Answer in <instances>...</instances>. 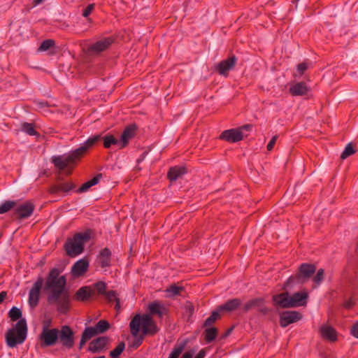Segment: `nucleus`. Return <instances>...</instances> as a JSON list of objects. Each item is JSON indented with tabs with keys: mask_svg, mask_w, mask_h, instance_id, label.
Returning <instances> with one entry per match:
<instances>
[{
	"mask_svg": "<svg viewBox=\"0 0 358 358\" xmlns=\"http://www.w3.org/2000/svg\"><path fill=\"white\" fill-rule=\"evenodd\" d=\"M302 315L296 310H287L280 315V324L282 327H286L289 324L301 320Z\"/></svg>",
	"mask_w": 358,
	"mask_h": 358,
	"instance_id": "nucleus-13",
	"label": "nucleus"
},
{
	"mask_svg": "<svg viewBox=\"0 0 358 358\" xmlns=\"http://www.w3.org/2000/svg\"><path fill=\"white\" fill-rule=\"evenodd\" d=\"M74 187L75 186L71 182H61L51 187L50 192L51 194H58L60 192H68Z\"/></svg>",
	"mask_w": 358,
	"mask_h": 358,
	"instance_id": "nucleus-25",
	"label": "nucleus"
},
{
	"mask_svg": "<svg viewBox=\"0 0 358 358\" xmlns=\"http://www.w3.org/2000/svg\"><path fill=\"white\" fill-rule=\"evenodd\" d=\"M251 129V124H245L238 128L227 129L221 134L220 138L230 143L238 142L243 138V131H250Z\"/></svg>",
	"mask_w": 358,
	"mask_h": 358,
	"instance_id": "nucleus-8",
	"label": "nucleus"
},
{
	"mask_svg": "<svg viewBox=\"0 0 358 358\" xmlns=\"http://www.w3.org/2000/svg\"><path fill=\"white\" fill-rule=\"evenodd\" d=\"M96 335H97V333L94 327H87L85 328L81 336L85 338V341H89Z\"/></svg>",
	"mask_w": 358,
	"mask_h": 358,
	"instance_id": "nucleus-34",
	"label": "nucleus"
},
{
	"mask_svg": "<svg viewBox=\"0 0 358 358\" xmlns=\"http://www.w3.org/2000/svg\"><path fill=\"white\" fill-rule=\"evenodd\" d=\"M143 336H140V337L134 342L133 346L135 348H138L143 342Z\"/></svg>",
	"mask_w": 358,
	"mask_h": 358,
	"instance_id": "nucleus-49",
	"label": "nucleus"
},
{
	"mask_svg": "<svg viewBox=\"0 0 358 358\" xmlns=\"http://www.w3.org/2000/svg\"><path fill=\"white\" fill-rule=\"evenodd\" d=\"M42 348L55 345L59 339V329L56 328L48 329L44 327L39 337Z\"/></svg>",
	"mask_w": 358,
	"mask_h": 358,
	"instance_id": "nucleus-9",
	"label": "nucleus"
},
{
	"mask_svg": "<svg viewBox=\"0 0 358 358\" xmlns=\"http://www.w3.org/2000/svg\"><path fill=\"white\" fill-rule=\"evenodd\" d=\"M355 152V149L352 147V143H348L346 147L345 148L344 150L341 155V158L342 159H345L349 156L352 155Z\"/></svg>",
	"mask_w": 358,
	"mask_h": 358,
	"instance_id": "nucleus-41",
	"label": "nucleus"
},
{
	"mask_svg": "<svg viewBox=\"0 0 358 358\" xmlns=\"http://www.w3.org/2000/svg\"><path fill=\"white\" fill-rule=\"evenodd\" d=\"M206 355V351L204 349L201 350L194 358H204Z\"/></svg>",
	"mask_w": 358,
	"mask_h": 358,
	"instance_id": "nucleus-50",
	"label": "nucleus"
},
{
	"mask_svg": "<svg viewBox=\"0 0 358 358\" xmlns=\"http://www.w3.org/2000/svg\"><path fill=\"white\" fill-rule=\"evenodd\" d=\"M185 343L177 344L169 355V358H178L185 348Z\"/></svg>",
	"mask_w": 358,
	"mask_h": 358,
	"instance_id": "nucleus-37",
	"label": "nucleus"
},
{
	"mask_svg": "<svg viewBox=\"0 0 358 358\" xmlns=\"http://www.w3.org/2000/svg\"><path fill=\"white\" fill-rule=\"evenodd\" d=\"M289 91L292 96H303L308 93L309 87L304 82H299L291 85Z\"/></svg>",
	"mask_w": 358,
	"mask_h": 358,
	"instance_id": "nucleus-21",
	"label": "nucleus"
},
{
	"mask_svg": "<svg viewBox=\"0 0 358 358\" xmlns=\"http://www.w3.org/2000/svg\"><path fill=\"white\" fill-rule=\"evenodd\" d=\"M21 131L29 136H38L39 134L36 131L34 126L31 123L23 122L21 124Z\"/></svg>",
	"mask_w": 358,
	"mask_h": 358,
	"instance_id": "nucleus-30",
	"label": "nucleus"
},
{
	"mask_svg": "<svg viewBox=\"0 0 358 358\" xmlns=\"http://www.w3.org/2000/svg\"><path fill=\"white\" fill-rule=\"evenodd\" d=\"M22 313L20 309L14 306L8 312V317L12 321H17L15 327L8 330L6 334V344L10 348L22 344L26 339L27 325L26 320L22 318Z\"/></svg>",
	"mask_w": 358,
	"mask_h": 358,
	"instance_id": "nucleus-2",
	"label": "nucleus"
},
{
	"mask_svg": "<svg viewBox=\"0 0 358 358\" xmlns=\"http://www.w3.org/2000/svg\"><path fill=\"white\" fill-rule=\"evenodd\" d=\"M109 343V338L107 336H100L92 341L88 347V351L92 353L101 352Z\"/></svg>",
	"mask_w": 358,
	"mask_h": 358,
	"instance_id": "nucleus-17",
	"label": "nucleus"
},
{
	"mask_svg": "<svg viewBox=\"0 0 358 358\" xmlns=\"http://www.w3.org/2000/svg\"><path fill=\"white\" fill-rule=\"evenodd\" d=\"M94 7H95V4L94 3H90L83 10V15L85 17H88L91 13L92 12V10L94 9Z\"/></svg>",
	"mask_w": 358,
	"mask_h": 358,
	"instance_id": "nucleus-44",
	"label": "nucleus"
},
{
	"mask_svg": "<svg viewBox=\"0 0 358 358\" xmlns=\"http://www.w3.org/2000/svg\"><path fill=\"white\" fill-rule=\"evenodd\" d=\"M102 178L101 174H97L92 179L90 180L89 181H87L86 182L83 183L79 189L77 190V192L78 193H83L87 192L91 187L96 185L100 179Z\"/></svg>",
	"mask_w": 358,
	"mask_h": 358,
	"instance_id": "nucleus-28",
	"label": "nucleus"
},
{
	"mask_svg": "<svg viewBox=\"0 0 358 358\" xmlns=\"http://www.w3.org/2000/svg\"><path fill=\"white\" fill-rule=\"evenodd\" d=\"M90 239L87 233L76 234L73 238L67 240L64 248L67 255L70 257H76L83 252L84 245Z\"/></svg>",
	"mask_w": 358,
	"mask_h": 358,
	"instance_id": "nucleus-6",
	"label": "nucleus"
},
{
	"mask_svg": "<svg viewBox=\"0 0 358 358\" xmlns=\"http://www.w3.org/2000/svg\"><path fill=\"white\" fill-rule=\"evenodd\" d=\"M148 309L150 315H157L159 317H162L165 311L164 306L157 301L150 303Z\"/></svg>",
	"mask_w": 358,
	"mask_h": 358,
	"instance_id": "nucleus-24",
	"label": "nucleus"
},
{
	"mask_svg": "<svg viewBox=\"0 0 358 358\" xmlns=\"http://www.w3.org/2000/svg\"><path fill=\"white\" fill-rule=\"evenodd\" d=\"M237 59L232 55L228 59L221 61L216 66L215 70L222 76H227L229 71L236 65Z\"/></svg>",
	"mask_w": 358,
	"mask_h": 358,
	"instance_id": "nucleus-15",
	"label": "nucleus"
},
{
	"mask_svg": "<svg viewBox=\"0 0 358 358\" xmlns=\"http://www.w3.org/2000/svg\"><path fill=\"white\" fill-rule=\"evenodd\" d=\"M355 303L353 299H350L344 303V307L346 308H350Z\"/></svg>",
	"mask_w": 358,
	"mask_h": 358,
	"instance_id": "nucleus-48",
	"label": "nucleus"
},
{
	"mask_svg": "<svg viewBox=\"0 0 358 358\" xmlns=\"http://www.w3.org/2000/svg\"><path fill=\"white\" fill-rule=\"evenodd\" d=\"M252 308H257V310L263 315H266L271 311V309L264 305V301L262 298L252 299L247 302L243 306V310L245 312H248Z\"/></svg>",
	"mask_w": 358,
	"mask_h": 358,
	"instance_id": "nucleus-14",
	"label": "nucleus"
},
{
	"mask_svg": "<svg viewBox=\"0 0 358 358\" xmlns=\"http://www.w3.org/2000/svg\"><path fill=\"white\" fill-rule=\"evenodd\" d=\"M146 152H143L141 156L137 159V162L138 163H140L143 160H144L145 157V155H146Z\"/></svg>",
	"mask_w": 358,
	"mask_h": 358,
	"instance_id": "nucleus-54",
	"label": "nucleus"
},
{
	"mask_svg": "<svg viewBox=\"0 0 358 358\" xmlns=\"http://www.w3.org/2000/svg\"><path fill=\"white\" fill-rule=\"evenodd\" d=\"M278 138V135H275L273 136V138L271 139V141L268 142V143L266 146L267 150L271 151L273 150Z\"/></svg>",
	"mask_w": 358,
	"mask_h": 358,
	"instance_id": "nucleus-45",
	"label": "nucleus"
},
{
	"mask_svg": "<svg viewBox=\"0 0 358 358\" xmlns=\"http://www.w3.org/2000/svg\"><path fill=\"white\" fill-rule=\"evenodd\" d=\"M35 206L32 202L27 201L23 203L15 206L14 214L19 220H24L29 217L34 213Z\"/></svg>",
	"mask_w": 358,
	"mask_h": 358,
	"instance_id": "nucleus-12",
	"label": "nucleus"
},
{
	"mask_svg": "<svg viewBox=\"0 0 358 358\" xmlns=\"http://www.w3.org/2000/svg\"><path fill=\"white\" fill-rule=\"evenodd\" d=\"M6 296H7L6 292L3 291L0 293V303L4 301Z\"/></svg>",
	"mask_w": 358,
	"mask_h": 358,
	"instance_id": "nucleus-51",
	"label": "nucleus"
},
{
	"mask_svg": "<svg viewBox=\"0 0 358 358\" xmlns=\"http://www.w3.org/2000/svg\"><path fill=\"white\" fill-rule=\"evenodd\" d=\"M217 329L215 327L207 328L203 332L206 343H210L213 341L217 336Z\"/></svg>",
	"mask_w": 358,
	"mask_h": 358,
	"instance_id": "nucleus-29",
	"label": "nucleus"
},
{
	"mask_svg": "<svg viewBox=\"0 0 358 358\" xmlns=\"http://www.w3.org/2000/svg\"><path fill=\"white\" fill-rule=\"evenodd\" d=\"M351 333L355 338H358V322L353 325Z\"/></svg>",
	"mask_w": 358,
	"mask_h": 358,
	"instance_id": "nucleus-47",
	"label": "nucleus"
},
{
	"mask_svg": "<svg viewBox=\"0 0 358 358\" xmlns=\"http://www.w3.org/2000/svg\"><path fill=\"white\" fill-rule=\"evenodd\" d=\"M321 336L326 340L334 342L337 339V334L336 330L331 326L323 324L320 328Z\"/></svg>",
	"mask_w": 358,
	"mask_h": 358,
	"instance_id": "nucleus-20",
	"label": "nucleus"
},
{
	"mask_svg": "<svg viewBox=\"0 0 358 358\" xmlns=\"http://www.w3.org/2000/svg\"><path fill=\"white\" fill-rule=\"evenodd\" d=\"M43 285V279L40 277L34 283L32 287L29 290L28 303L31 308H35L39 302L40 292Z\"/></svg>",
	"mask_w": 358,
	"mask_h": 358,
	"instance_id": "nucleus-11",
	"label": "nucleus"
},
{
	"mask_svg": "<svg viewBox=\"0 0 358 358\" xmlns=\"http://www.w3.org/2000/svg\"><path fill=\"white\" fill-rule=\"evenodd\" d=\"M111 252L106 248L103 249L99 255V264L102 268L108 267L110 265Z\"/></svg>",
	"mask_w": 358,
	"mask_h": 358,
	"instance_id": "nucleus-26",
	"label": "nucleus"
},
{
	"mask_svg": "<svg viewBox=\"0 0 358 358\" xmlns=\"http://www.w3.org/2000/svg\"><path fill=\"white\" fill-rule=\"evenodd\" d=\"M60 271L57 268L50 270L45 284V289L50 290L48 296V302L57 306V310L66 315L71 308L70 294L66 289V279L64 275L59 276Z\"/></svg>",
	"mask_w": 358,
	"mask_h": 358,
	"instance_id": "nucleus-1",
	"label": "nucleus"
},
{
	"mask_svg": "<svg viewBox=\"0 0 358 358\" xmlns=\"http://www.w3.org/2000/svg\"><path fill=\"white\" fill-rule=\"evenodd\" d=\"M55 45V42L54 40L46 39L41 43V45L38 48V50L39 51H46V50H49L50 48L54 47Z\"/></svg>",
	"mask_w": 358,
	"mask_h": 358,
	"instance_id": "nucleus-40",
	"label": "nucleus"
},
{
	"mask_svg": "<svg viewBox=\"0 0 358 358\" xmlns=\"http://www.w3.org/2000/svg\"><path fill=\"white\" fill-rule=\"evenodd\" d=\"M241 304V301L239 299H232L218 306L217 308L220 312H231L236 310Z\"/></svg>",
	"mask_w": 358,
	"mask_h": 358,
	"instance_id": "nucleus-22",
	"label": "nucleus"
},
{
	"mask_svg": "<svg viewBox=\"0 0 358 358\" xmlns=\"http://www.w3.org/2000/svg\"><path fill=\"white\" fill-rule=\"evenodd\" d=\"M324 271L323 268H320L316 275L313 278V282L315 284V286L320 285L322 280H324Z\"/></svg>",
	"mask_w": 358,
	"mask_h": 358,
	"instance_id": "nucleus-42",
	"label": "nucleus"
},
{
	"mask_svg": "<svg viewBox=\"0 0 358 358\" xmlns=\"http://www.w3.org/2000/svg\"><path fill=\"white\" fill-rule=\"evenodd\" d=\"M186 173V169L183 166H174L169 169L168 178L171 181H176Z\"/></svg>",
	"mask_w": 358,
	"mask_h": 358,
	"instance_id": "nucleus-23",
	"label": "nucleus"
},
{
	"mask_svg": "<svg viewBox=\"0 0 358 358\" xmlns=\"http://www.w3.org/2000/svg\"><path fill=\"white\" fill-rule=\"evenodd\" d=\"M220 311L218 308L212 312L211 315L205 320L203 326L206 327H211L215 321L220 317Z\"/></svg>",
	"mask_w": 358,
	"mask_h": 358,
	"instance_id": "nucleus-32",
	"label": "nucleus"
},
{
	"mask_svg": "<svg viewBox=\"0 0 358 358\" xmlns=\"http://www.w3.org/2000/svg\"><path fill=\"white\" fill-rule=\"evenodd\" d=\"M91 289L87 287H80L75 294L73 299L76 301H85L90 298Z\"/></svg>",
	"mask_w": 358,
	"mask_h": 358,
	"instance_id": "nucleus-27",
	"label": "nucleus"
},
{
	"mask_svg": "<svg viewBox=\"0 0 358 358\" xmlns=\"http://www.w3.org/2000/svg\"><path fill=\"white\" fill-rule=\"evenodd\" d=\"M308 294L307 292H298L293 294L282 292L273 296V301L275 306L282 308L304 306L307 304Z\"/></svg>",
	"mask_w": 358,
	"mask_h": 358,
	"instance_id": "nucleus-5",
	"label": "nucleus"
},
{
	"mask_svg": "<svg viewBox=\"0 0 358 358\" xmlns=\"http://www.w3.org/2000/svg\"><path fill=\"white\" fill-rule=\"evenodd\" d=\"M131 334L133 336H137L141 328L143 336H153L156 334L159 329L153 321L150 315H136L129 323Z\"/></svg>",
	"mask_w": 358,
	"mask_h": 358,
	"instance_id": "nucleus-4",
	"label": "nucleus"
},
{
	"mask_svg": "<svg viewBox=\"0 0 358 358\" xmlns=\"http://www.w3.org/2000/svg\"><path fill=\"white\" fill-rule=\"evenodd\" d=\"M124 348H125L124 343L120 342L114 350L110 351V355L113 358H119V356L124 351Z\"/></svg>",
	"mask_w": 358,
	"mask_h": 358,
	"instance_id": "nucleus-38",
	"label": "nucleus"
},
{
	"mask_svg": "<svg viewBox=\"0 0 358 358\" xmlns=\"http://www.w3.org/2000/svg\"><path fill=\"white\" fill-rule=\"evenodd\" d=\"M184 289L181 286L172 285L166 289V292L169 294V296H176L180 294V292Z\"/></svg>",
	"mask_w": 358,
	"mask_h": 358,
	"instance_id": "nucleus-35",
	"label": "nucleus"
},
{
	"mask_svg": "<svg viewBox=\"0 0 358 358\" xmlns=\"http://www.w3.org/2000/svg\"><path fill=\"white\" fill-rule=\"evenodd\" d=\"M113 38L110 36L102 38L92 44L88 48V52L92 55L99 54L106 50L113 43Z\"/></svg>",
	"mask_w": 358,
	"mask_h": 358,
	"instance_id": "nucleus-16",
	"label": "nucleus"
},
{
	"mask_svg": "<svg viewBox=\"0 0 358 358\" xmlns=\"http://www.w3.org/2000/svg\"><path fill=\"white\" fill-rule=\"evenodd\" d=\"M192 356H193L192 353H191L189 352H187L183 354L182 358H192Z\"/></svg>",
	"mask_w": 358,
	"mask_h": 358,
	"instance_id": "nucleus-53",
	"label": "nucleus"
},
{
	"mask_svg": "<svg viewBox=\"0 0 358 358\" xmlns=\"http://www.w3.org/2000/svg\"><path fill=\"white\" fill-rule=\"evenodd\" d=\"M41 106H44L45 104L44 103H41Z\"/></svg>",
	"mask_w": 358,
	"mask_h": 358,
	"instance_id": "nucleus-57",
	"label": "nucleus"
},
{
	"mask_svg": "<svg viewBox=\"0 0 358 358\" xmlns=\"http://www.w3.org/2000/svg\"><path fill=\"white\" fill-rule=\"evenodd\" d=\"M16 202L14 201H6L0 205V214H3L8 212L10 210L15 207Z\"/></svg>",
	"mask_w": 358,
	"mask_h": 358,
	"instance_id": "nucleus-36",
	"label": "nucleus"
},
{
	"mask_svg": "<svg viewBox=\"0 0 358 358\" xmlns=\"http://www.w3.org/2000/svg\"><path fill=\"white\" fill-rule=\"evenodd\" d=\"M44 0H34V5H38L40 4L41 3H42Z\"/></svg>",
	"mask_w": 358,
	"mask_h": 358,
	"instance_id": "nucleus-56",
	"label": "nucleus"
},
{
	"mask_svg": "<svg viewBox=\"0 0 358 358\" xmlns=\"http://www.w3.org/2000/svg\"><path fill=\"white\" fill-rule=\"evenodd\" d=\"M105 295L109 301H115L116 309H118L120 308V299L117 298V294L115 291H108L105 294Z\"/></svg>",
	"mask_w": 358,
	"mask_h": 358,
	"instance_id": "nucleus-39",
	"label": "nucleus"
},
{
	"mask_svg": "<svg viewBox=\"0 0 358 358\" xmlns=\"http://www.w3.org/2000/svg\"><path fill=\"white\" fill-rule=\"evenodd\" d=\"M74 332L70 327L64 325L59 330L58 340L64 348H72L74 345Z\"/></svg>",
	"mask_w": 358,
	"mask_h": 358,
	"instance_id": "nucleus-10",
	"label": "nucleus"
},
{
	"mask_svg": "<svg viewBox=\"0 0 358 358\" xmlns=\"http://www.w3.org/2000/svg\"><path fill=\"white\" fill-rule=\"evenodd\" d=\"M103 146L109 148L112 145H117L120 148V141L113 135H106L103 138Z\"/></svg>",
	"mask_w": 358,
	"mask_h": 358,
	"instance_id": "nucleus-31",
	"label": "nucleus"
},
{
	"mask_svg": "<svg viewBox=\"0 0 358 358\" xmlns=\"http://www.w3.org/2000/svg\"><path fill=\"white\" fill-rule=\"evenodd\" d=\"M187 308L189 309L191 313L194 311V307L190 303L187 305Z\"/></svg>",
	"mask_w": 358,
	"mask_h": 358,
	"instance_id": "nucleus-55",
	"label": "nucleus"
},
{
	"mask_svg": "<svg viewBox=\"0 0 358 358\" xmlns=\"http://www.w3.org/2000/svg\"><path fill=\"white\" fill-rule=\"evenodd\" d=\"M308 69V64L306 62H302L297 66V71L300 75L303 74L305 71Z\"/></svg>",
	"mask_w": 358,
	"mask_h": 358,
	"instance_id": "nucleus-46",
	"label": "nucleus"
},
{
	"mask_svg": "<svg viewBox=\"0 0 358 358\" xmlns=\"http://www.w3.org/2000/svg\"><path fill=\"white\" fill-rule=\"evenodd\" d=\"M136 129L135 125H129L124 129L119 140L120 148H124L128 145L129 140L134 136Z\"/></svg>",
	"mask_w": 358,
	"mask_h": 358,
	"instance_id": "nucleus-18",
	"label": "nucleus"
},
{
	"mask_svg": "<svg viewBox=\"0 0 358 358\" xmlns=\"http://www.w3.org/2000/svg\"><path fill=\"white\" fill-rule=\"evenodd\" d=\"M109 327H110L109 323L106 320H103L99 321L96 324V325L94 327L97 334L104 333L109 329Z\"/></svg>",
	"mask_w": 358,
	"mask_h": 358,
	"instance_id": "nucleus-33",
	"label": "nucleus"
},
{
	"mask_svg": "<svg viewBox=\"0 0 358 358\" xmlns=\"http://www.w3.org/2000/svg\"><path fill=\"white\" fill-rule=\"evenodd\" d=\"M88 267V261L85 259H81L73 265L71 273L74 276H81L87 271Z\"/></svg>",
	"mask_w": 358,
	"mask_h": 358,
	"instance_id": "nucleus-19",
	"label": "nucleus"
},
{
	"mask_svg": "<svg viewBox=\"0 0 358 358\" xmlns=\"http://www.w3.org/2000/svg\"><path fill=\"white\" fill-rule=\"evenodd\" d=\"M315 265L311 264H301L299 268L298 272L290 276L286 282L287 287H292L294 284H303L308 281L313 274L315 272Z\"/></svg>",
	"mask_w": 358,
	"mask_h": 358,
	"instance_id": "nucleus-7",
	"label": "nucleus"
},
{
	"mask_svg": "<svg viewBox=\"0 0 358 358\" xmlns=\"http://www.w3.org/2000/svg\"><path fill=\"white\" fill-rule=\"evenodd\" d=\"M87 341H85V338H83L82 336L80 338V343H79V349L81 350L84 345L86 343Z\"/></svg>",
	"mask_w": 358,
	"mask_h": 358,
	"instance_id": "nucleus-52",
	"label": "nucleus"
},
{
	"mask_svg": "<svg viewBox=\"0 0 358 358\" xmlns=\"http://www.w3.org/2000/svg\"><path fill=\"white\" fill-rule=\"evenodd\" d=\"M95 288L101 294H105L106 292V285L103 282H99L95 284Z\"/></svg>",
	"mask_w": 358,
	"mask_h": 358,
	"instance_id": "nucleus-43",
	"label": "nucleus"
},
{
	"mask_svg": "<svg viewBox=\"0 0 358 358\" xmlns=\"http://www.w3.org/2000/svg\"><path fill=\"white\" fill-rule=\"evenodd\" d=\"M101 135H95L88 138L78 148L72 151L67 156H53L52 162L59 170H64L69 166L76 163L87 151L94 145L100 139Z\"/></svg>",
	"mask_w": 358,
	"mask_h": 358,
	"instance_id": "nucleus-3",
	"label": "nucleus"
}]
</instances>
